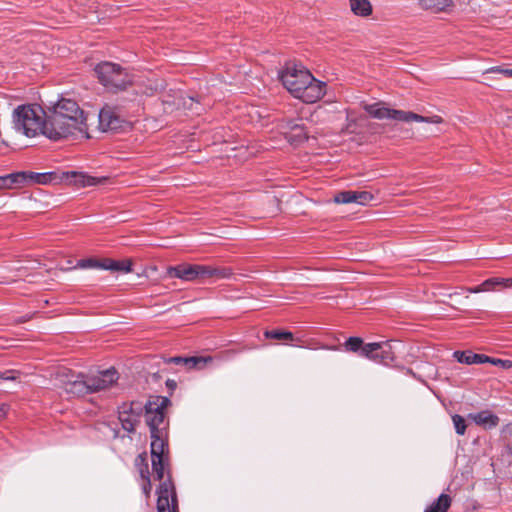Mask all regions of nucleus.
I'll use <instances>...</instances> for the list:
<instances>
[{
  "mask_svg": "<svg viewBox=\"0 0 512 512\" xmlns=\"http://www.w3.org/2000/svg\"><path fill=\"white\" fill-rule=\"evenodd\" d=\"M282 128L290 131L286 133V139L291 144H300L308 140L307 131L302 123L295 120H287Z\"/></svg>",
  "mask_w": 512,
  "mask_h": 512,
  "instance_id": "obj_15",
  "label": "nucleus"
},
{
  "mask_svg": "<svg viewBox=\"0 0 512 512\" xmlns=\"http://www.w3.org/2000/svg\"><path fill=\"white\" fill-rule=\"evenodd\" d=\"M18 378V373L14 371H8L0 374V379L2 380H16Z\"/></svg>",
  "mask_w": 512,
  "mask_h": 512,
  "instance_id": "obj_38",
  "label": "nucleus"
},
{
  "mask_svg": "<svg viewBox=\"0 0 512 512\" xmlns=\"http://www.w3.org/2000/svg\"><path fill=\"white\" fill-rule=\"evenodd\" d=\"M119 379L117 370L113 367L88 375L91 394L108 389Z\"/></svg>",
  "mask_w": 512,
  "mask_h": 512,
  "instance_id": "obj_12",
  "label": "nucleus"
},
{
  "mask_svg": "<svg viewBox=\"0 0 512 512\" xmlns=\"http://www.w3.org/2000/svg\"><path fill=\"white\" fill-rule=\"evenodd\" d=\"M142 407L137 402H124L118 407V419L123 430L134 433L140 421Z\"/></svg>",
  "mask_w": 512,
  "mask_h": 512,
  "instance_id": "obj_11",
  "label": "nucleus"
},
{
  "mask_svg": "<svg viewBox=\"0 0 512 512\" xmlns=\"http://www.w3.org/2000/svg\"><path fill=\"white\" fill-rule=\"evenodd\" d=\"M33 193H34V196H35L36 194H41V193H42V189H35V188H34Z\"/></svg>",
  "mask_w": 512,
  "mask_h": 512,
  "instance_id": "obj_43",
  "label": "nucleus"
},
{
  "mask_svg": "<svg viewBox=\"0 0 512 512\" xmlns=\"http://www.w3.org/2000/svg\"><path fill=\"white\" fill-rule=\"evenodd\" d=\"M452 503V498L446 493H441L424 512H447Z\"/></svg>",
  "mask_w": 512,
  "mask_h": 512,
  "instance_id": "obj_22",
  "label": "nucleus"
},
{
  "mask_svg": "<svg viewBox=\"0 0 512 512\" xmlns=\"http://www.w3.org/2000/svg\"><path fill=\"white\" fill-rule=\"evenodd\" d=\"M170 404L166 396H152L145 404V419L150 429V434L168 432V421L165 410Z\"/></svg>",
  "mask_w": 512,
  "mask_h": 512,
  "instance_id": "obj_6",
  "label": "nucleus"
},
{
  "mask_svg": "<svg viewBox=\"0 0 512 512\" xmlns=\"http://www.w3.org/2000/svg\"><path fill=\"white\" fill-rule=\"evenodd\" d=\"M99 129L103 132L123 130L128 122L118 113L117 108L105 105L99 111Z\"/></svg>",
  "mask_w": 512,
  "mask_h": 512,
  "instance_id": "obj_10",
  "label": "nucleus"
},
{
  "mask_svg": "<svg viewBox=\"0 0 512 512\" xmlns=\"http://www.w3.org/2000/svg\"><path fill=\"white\" fill-rule=\"evenodd\" d=\"M351 11L360 17H368L372 14V5L369 0H349Z\"/></svg>",
  "mask_w": 512,
  "mask_h": 512,
  "instance_id": "obj_23",
  "label": "nucleus"
},
{
  "mask_svg": "<svg viewBox=\"0 0 512 512\" xmlns=\"http://www.w3.org/2000/svg\"><path fill=\"white\" fill-rule=\"evenodd\" d=\"M151 445L150 453L151 458L167 457L168 451V432H160L157 434H150Z\"/></svg>",
  "mask_w": 512,
  "mask_h": 512,
  "instance_id": "obj_16",
  "label": "nucleus"
},
{
  "mask_svg": "<svg viewBox=\"0 0 512 512\" xmlns=\"http://www.w3.org/2000/svg\"><path fill=\"white\" fill-rule=\"evenodd\" d=\"M32 183V171H22L0 176V189L22 188Z\"/></svg>",
  "mask_w": 512,
  "mask_h": 512,
  "instance_id": "obj_14",
  "label": "nucleus"
},
{
  "mask_svg": "<svg viewBox=\"0 0 512 512\" xmlns=\"http://www.w3.org/2000/svg\"><path fill=\"white\" fill-rule=\"evenodd\" d=\"M468 417L479 426L485 429L495 428L499 424V417L489 410H481L479 412L470 413Z\"/></svg>",
  "mask_w": 512,
  "mask_h": 512,
  "instance_id": "obj_17",
  "label": "nucleus"
},
{
  "mask_svg": "<svg viewBox=\"0 0 512 512\" xmlns=\"http://www.w3.org/2000/svg\"><path fill=\"white\" fill-rule=\"evenodd\" d=\"M489 360L487 363H490L495 366H500L503 369H509L512 367V361L508 359H500V358H493L489 357Z\"/></svg>",
  "mask_w": 512,
  "mask_h": 512,
  "instance_id": "obj_33",
  "label": "nucleus"
},
{
  "mask_svg": "<svg viewBox=\"0 0 512 512\" xmlns=\"http://www.w3.org/2000/svg\"><path fill=\"white\" fill-rule=\"evenodd\" d=\"M278 76L289 93L304 103H315L326 93V83L316 79L302 65L289 62L279 71Z\"/></svg>",
  "mask_w": 512,
  "mask_h": 512,
  "instance_id": "obj_2",
  "label": "nucleus"
},
{
  "mask_svg": "<svg viewBox=\"0 0 512 512\" xmlns=\"http://www.w3.org/2000/svg\"><path fill=\"white\" fill-rule=\"evenodd\" d=\"M344 347L346 351L359 352L361 354L362 348L364 347L363 340L360 337H349L345 341Z\"/></svg>",
  "mask_w": 512,
  "mask_h": 512,
  "instance_id": "obj_29",
  "label": "nucleus"
},
{
  "mask_svg": "<svg viewBox=\"0 0 512 512\" xmlns=\"http://www.w3.org/2000/svg\"><path fill=\"white\" fill-rule=\"evenodd\" d=\"M157 495V512H177V496L170 475L160 483Z\"/></svg>",
  "mask_w": 512,
  "mask_h": 512,
  "instance_id": "obj_9",
  "label": "nucleus"
},
{
  "mask_svg": "<svg viewBox=\"0 0 512 512\" xmlns=\"http://www.w3.org/2000/svg\"><path fill=\"white\" fill-rule=\"evenodd\" d=\"M9 411V405L6 403L0 404V420L4 419Z\"/></svg>",
  "mask_w": 512,
  "mask_h": 512,
  "instance_id": "obj_39",
  "label": "nucleus"
},
{
  "mask_svg": "<svg viewBox=\"0 0 512 512\" xmlns=\"http://www.w3.org/2000/svg\"><path fill=\"white\" fill-rule=\"evenodd\" d=\"M142 490H143V493H144L147 497H149V495H150V493H151V490H152V485H151L150 477H148V478H143Z\"/></svg>",
  "mask_w": 512,
  "mask_h": 512,
  "instance_id": "obj_37",
  "label": "nucleus"
},
{
  "mask_svg": "<svg viewBox=\"0 0 512 512\" xmlns=\"http://www.w3.org/2000/svg\"><path fill=\"white\" fill-rule=\"evenodd\" d=\"M508 451L512 455V443L508 445Z\"/></svg>",
  "mask_w": 512,
  "mask_h": 512,
  "instance_id": "obj_44",
  "label": "nucleus"
},
{
  "mask_svg": "<svg viewBox=\"0 0 512 512\" xmlns=\"http://www.w3.org/2000/svg\"><path fill=\"white\" fill-rule=\"evenodd\" d=\"M497 286H512V278H501V277H492L486 279L480 285L475 287L467 288L468 293H480L494 290Z\"/></svg>",
  "mask_w": 512,
  "mask_h": 512,
  "instance_id": "obj_18",
  "label": "nucleus"
},
{
  "mask_svg": "<svg viewBox=\"0 0 512 512\" xmlns=\"http://www.w3.org/2000/svg\"><path fill=\"white\" fill-rule=\"evenodd\" d=\"M94 71L99 82L112 91L124 90L132 83L130 75L119 64L101 62Z\"/></svg>",
  "mask_w": 512,
  "mask_h": 512,
  "instance_id": "obj_5",
  "label": "nucleus"
},
{
  "mask_svg": "<svg viewBox=\"0 0 512 512\" xmlns=\"http://www.w3.org/2000/svg\"><path fill=\"white\" fill-rule=\"evenodd\" d=\"M152 471L155 479L162 481L165 474V466L167 464V457L151 458Z\"/></svg>",
  "mask_w": 512,
  "mask_h": 512,
  "instance_id": "obj_25",
  "label": "nucleus"
},
{
  "mask_svg": "<svg viewBox=\"0 0 512 512\" xmlns=\"http://www.w3.org/2000/svg\"><path fill=\"white\" fill-rule=\"evenodd\" d=\"M54 375L55 385L63 389L66 394L73 397H81L91 394L88 375L74 372L66 367L57 368Z\"/></svg>",
  "mask_w": 512,
  "mask_h": 512,
  "instance_id": "obj_4",
  "label": "nucleus"
},
{
  "mask_svg": "<svg viewBox=\"0 0 512 512\" xmlns=\"http://www.w3.org/2000/svg\"><path fill=\"white\" fill-rule=\"evenodd\" d=\"M419 6L432 13L445 12L453 5V0H418Z\"/></svg>",
  "mask_w": 512,
  "mask_h": 512,
  "instance_id": "obj_21",
  "label": "nucleus"
},
{
  "mask_svg": "<svg viewBox=\"0 0 512 512\" xmlns=\"http://www.w3.org/2000/svg\"><path fill=\"white\" fill-rule=\"evenodd\" d=\"M37 135L51 140L69 136L89 138L87 117L71 99L59 100L49 116L40 104L34 102V137Z\"/></svg>",
  "mask_w": 512,
  "mask_h": 512,
  "instance_id": "obj_1",
  "label": "nucleus"
},
{
  "mask_svg": "<svg viewBox=\"0 0 512 512\" xmlns=\"http://www.w3.org/2000/svg\"><path fill=\"white\" fill-rule=\"evenodd\" d=\"M71 174L75 178V182L82 186H94L99 183L97 178L83 173L71 172Z\"/></svg>",
  "mask_w": 512,
  "mask_h": 512,
  "instance_id": "obj_30",
  "label": "nucleus"
},
{
  "mask_svg": "<svg viewBox=\"0 0 512 512\" xmlns=\"http://www.w3.org/2000/svg\"><path fill=\"white\" fill-rule=\"evenodd\" d=\"M503 75L508 77V78H512V68L511 69H505L503 71Z\"/></svg>",
  "mask_w": 512,
  "mask_h": 512,
  "instance_id": "obj_41",
  "label": "nucleus"
},
{
  "mask_svg": "<svg viewBox=\"0 0 512 512\" xmlns=\"http://www.w3.org/2000/svg\"><path fill=\"white\" fill-rule=\"evenodd\" d=\"M363 109L370 115V117L380 120L391 119L400 122H439V120H430V118L428 117H424L411 111L387 108L379 102L372 104H364ZM436 118L439 119V117Z\"/></svg>",
  "mask_w": 512,
  "mask_h": 512,
  "instance_id": "obj_7",
  "label": "nucleus"
},
{
  "mask_svg": "<svg viewBox=\"0 0 512 512\" xmlns=\"http://www.w3.org/2000/svg\"><path fill=\"white\" fill-rule=\"evenodd\" d=\"M61 181V176L54 171L38 173L34 172V184H57Z\"/></svg>",
  "mask_w": 512,
  "mask_h": 512,
  "instance_id": "obj_24",
  "label": "nucleus"
},
{
  "mask_svg": "<svg viewBox=\"0 0 512 512\" xmlns=\"http://www.w3.org/2000/svg\"><path fill=\"white\" fill-rule=\"evenodd\" d=\"M454 358L459 362L467 365L484 364L489 360V356L485 354L473 353L471 351H455Z\"/></svg>",
  "mask_w": 512,
  "mask_h": 512,
  "instance_id": "obj_19",
  "label": "nucleus"
},
{
  "mask_svg": "<svg viewBox=\"0 0 512 512\" xmlns=\"http://www.w3.org/2000/svg\"><path fill=\"white\" fill-rule=\"evenodd\" d=\"M166 385L170 388H174L176 386V383L174 380H167Z\"/></svg>",
  "mask_w": 512,
  "mask_h": 512,
  "instance_id": "obj_42",
  "label": "nucleus"
},
{
  "mask_svg": "<svg viewBox=\"0 0 512 512\" xmlns=\"http://www.w3.org/2000/svg\"><path fill=\"white\" fill-rule=\"evenodd\" d=\"M264 336L268 339H276V340H292L293 334L289 331H281V330H267L264 332Z\"/></svg>",
  "mask_w": 512,
  "mask_h": 512,
  "instance_id": "obj_31",
  "label": "nucleus"
},
{
  "mask_svg": "<svg viewBox=\"0 0 512 512\" xmlns=\"http://www.w3.org/2000/svg\"><path fill=\"white\" fill-rule=\"evenodd\" d=\"M130 261H119L110 258L99 260L98 269L108 270L112 272L128 273L132 270Z\"/></svg>",
  "mask_w": 512,
  "mask_h": 512,
  "instance_id": "obj_20",
  "label": "nucleus"
},
{
  "mask_svg": "<svg viewBox=\"0 0 512 512\" xmlns=\"http://www.w3.org/2000/svg\"><path fill=\"white\" fill-rule=\"evenodd\" d=\"M167 274L170 278L195 281L207 278L229 279L233 275V271L228 267L219 268L202 264H180L170 266L167 269Z\"/></svg>",
  "mask_w": 512,
  "mask_h": 512,
  "instance_id": "obj_3",
  "label": "nucleus"
},
{
  "mask_svg": "<svg viewBox=\"0 0 512 512\" xmlns=\"http://www.w3.org/2000/svg\"><path fill=\"white\" fill-rule=\"evenodd\" d=\"M361 356L383 365H389L395 360L392 346L388 342H372L365 344L362 348Z\"/></svg>",
  "mask_w": 512,
  "mask_h": 512,
  "instance_id": "obj_8",
  "label": "nucleus"
},
{
  "mask_svg": "<svg viewBox=\"0 0 512 512\" xmlns=\"http://www.w3.org/2000/svg\"><path fill=\"white\" fill-rule=\"evenodd\" d=\"M453 425L455 428V431L459 435H464L466 431V421L465 419L458 414H455L452 416Z\"/></svg>",
  "mask_w": 512,
  "mask_h": 512,
  "instance_id": "obj_32",
  "label": "nucleus"
},
{
  "mask_svg": "<svg viewBox=\"0 0 512 512\" xmlns=\"http://www.w3.org/2000/svg\"><path fill=\"white\" fill-rule=\"evenodd\" d=\"M99 260L88 258L81 259L78 261L77 266L80 268H97L98 269Z\"/></svg>",
  "mask_w": 512,
  "mask_h": 512,
  "instance_id": "obj_35",
  "label": "nucleus"
},
{
  "mask_svg": "<svg viewBox=\"0 0 512 512\" xmlns=\"http://www.w3.org/2000/svg\"><path fill=\"white\" fill-rule=\"evenodd\" d=\"M357 204L365 205L373 199V195L368 191H356Z\"/></svg>",
  "mask_w": 512,
  "mask_h": 512,
  "instance_id": "obj_34",
  "label": "nucleus"
},
{
  "mask_svg": "<svg viewBox=\"0 0 512 512\" xmlns=\"http://www.w3.org/2000/svg\"><path fill=\"white\" fill-rule=\"evenodd\" d=\"M135 466L137 467L141 478H148L150 477L149 473V466L147 462V455L146 453L139 454L135 459Z\"/></svg>",
  "mask_w": 512,
  "mask_h": 512,
  "instance_id": "obj_28",
  "label": "nucleus"
},
{
  "mask_svg": "<svg viewBox=\"0 0 512 512\" xmlns=\"http://www.w3.org/2000/svg\"><path fill=\"white\" fill-rule=\"evenodd\" d=\"M334 202L338 203V204H349V203L357 204L356 191H353V190L341 191L334 196Z\"/></svg>",
  "mask_w": 512,
  "mask_h": 512,
  "instance_id": "obj_27",
  "label": "nucleus"
},
{
  "mask_svg": "<svg viewBox=\"0 0 512 512\" xmlns=\"http://www.w3.org/2000/svg\"><path fill=\"white\" fill-rule=\"evenodd\" d=\"M32 121V104L19 105L13 111V125L17 132L30 136L29 124Z\"/></svg>",
  "mask_w": 512,
  "mask_h": 512,
  "instance_id": "obj_13",
  "label": "nucleus"
},
{
  "mask_svg": "<svg viewBox=\"0 0 512 512\" xmlns=\"http://www.w3.org/2000/svg\"><path fill=\"white\" fill-rule=\"evenodd\" d=\"M186 362H184V367L188 370L194 369V368H203L204 365L207 362H211L213 360L212 357H202V356H192V357H185Z\"/></svg>",
  "mask_w": 512,
  "mask_h": 512,
  "instance_id": "obj_26",
  "label": "nucleus"
},
{
  "mask_svg": "<svg viewBox=\"0 0 512 512\" xmlns=\"http://www.w3.org/2000/svg\"><path fill=\"white\" fill-rule=\"evenodd\" d=\"M504 70H505L504 68H501L499 66H494V67L487 69L485 71V73H501V74H503Z\"/></svg>",
  "mask_w": 512,
  "mask_h": 512,
  "instance_id": "obj_40",
  "label": "nucleus"
},
{
  "mask_svg": "<svg viewBox=\"0 0 512 512\" xmlns=\"http://www.w3.org/2000/svg\"><path fill=\"white\" fill-rule=\"evenodd\" d=\"M186 361L187 360H185V357H181V356L170 357L165 360V362L168 364H175V365H180V366H184V362H186Z\"/></svg>",
  "mask_w": 512,
  "mask_h": 512,
  "instance_id": "obj_36",
  "label": "nucleus"
}]
</instances>
